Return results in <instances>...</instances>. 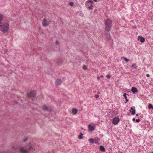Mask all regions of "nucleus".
Here are the masks:
<instances>
[{
  "mask_svg": "<svg viewBox=\"0 0 153 153\" xmlns=\"http://www.w3.org/2000/svg\"><path fill=\"white\" fill-rule=\"evenodd\" d=\"M93 6L92 4H91V6L88 7V8L92 10L93 9Z\"/></svg>",
  "mask_w": 153,
  "mask_h": 153,
  "instance_id": "obj_26",
  "label": "nucleus"
},
{
  "mask_svg": "<svg viewBox=\"0 0 153 153\" xmlns=\"http://www.w3.org/2000/svg\"><path fill=\"white\" fill-rule=\"evenodd\" d=\"M105 23L106 26L111 27L112 24V21L109 19H107L105 21Z\"/></svg>",
  "mask_w": 153,
  "mask_h": 153,
  "instance_id": "obj_2",
  "label": "nucleus"
},
{
  "mask_svg": "<svg viewBox=\"0 0 153 153\" xmlns=\"http://www.w3.org/2000/svg\"><path fill=\"white\" fill-rule=\"evenodd\" d=\"M131 67H134V68L135 69H137V66L136 65V64L135 63H133L131 65Z\"/></svg>",
  "mask_w": 153,
  "mask_h": 153,
  "instance_id": "obj_16",
  "label": "nucleus"
},
{
  "mask_svg": "<svg viewBox=\"0 0 153 153\" xmlns=\"http://www.w3.org/2000/svg\"><path fill=\"white\" fill-rule=\"evenodd\" d=\"M138 115V114H136V116H137Z\"/></svg>",
  "mask_w": 153,
  "mask_h": 153,
  "instance_id": "obj_41",
  "label": "nucleus"
},
{
  "mask_svg": "<svg viewBox=\"0 0 153 153\" xmlns=\"http://www.w3.org/2000/svg\"><path fill=\"white\" fill-rule=\"evenodd\" d=\"M69 5L71 6H73L74 5V3L72 2H70L69 4Z\"/></svg>",
  "mask_w": 153,
  "mask_h": 153,
  "instance_id": "obj_27",
  "label": "nucleus"
},
{
  "mask_svg": "<svg viewBox=\"0 0 153 153\" xmlns=\"http://www.w3.org/2000/svg\"><path fill=\"white\" fill-rule=\"evenodd\" d=\"M134 110V109H133V107H131V110H130V111H131V110Z\"/></svg>",
  "mask_w": 153,
  "mask_h": 153,
  "instance_id": "obj_34",
  "label": "nucleus"
},
{
  "mask_svg": "<svg viewBox=\"0 0 153 153\" xmlns=\"http://www.w3.org/2000/svg\"><path fill=\"white\" fill-rule=\"evenodd\" d=\"M88 141L91 143H93L94 142V140L92 138H90L88 140Z\"/></svg>",
  "mask_w": 153,
  "mask_h": 153,
  "instance_id": "obj_20",
  "label": "nucleus"
},
{
  "mask_svg": "<svg viewBox=\"0 0 153 153\" xmlns=\"http://www.w3.org/2000/svg\"><path fill=\"white\" fill-rule=\"evenodd\" d=\"M47 20L45 19H44L42 22V24L43 26L45 27L47 26L49 24L50 22H46Z\"/></svg>",
  "mask_w": 153,
  "mask_h": 153,
  "instance_id": "obj_5",
  "label": "nucleus"
},
{
  "mask_svg": "<svg viewBox=\"0 0 153 153\" xmlns=\"http://www.w3.org/2000/svg\"><path fill=\"white\" fill-rule=\"evenodd\" d=\"M88 127L89 131H93L94 130L95 127L93 126L91 124H89L88 125Z\"/></svg>",
  "mask_w": 153,
  "mask_h": 153,
  "instance_id": "obj_7",
  "label": "nucleus"
},
{
  "mask_svg": "<svg viewBox=\"0 0 153 153\" xmlns=\"http://www.w3.org/2000/svg\"><path fill=\"white\" fill-rule=\"evenodd\" d=\"M97 79H100V77L99 76H97Z\"/></svg>",
  "mask_w": 153,
  "mask_h": 153,
  "instance_id": "obj_36",
  "label": "nucleus"
},
{
  "mask_svg": "<svg viewBox=\"0 0 153 153\" xmlns=\"http://www.w3.org/2000/svg\"><path fill=\"white\" fill-rule=\"evenodd\" d=\"M100 141V140L99 139H98V140H95V143H97L99 142V141Z\"/></svg>",
  "mask_w": 153,
  "mask_h": 153,
  "instance_id": "obj_28",
  "label": "nucleus"
},
{
  "mask_svg": "<svg viewBox=\"0 0 153 153\" xmlns=\"http://www.w3.org/2000/svg\"><path fill=\"white\" fill-rule=\"evenodd\" d=\"M100 150L103 152H104L105 150V149L104 148V146H100Z\"/></svg>",
  "mask_w": 153,
  "mask_h": 153,
  "instance_id": "obj_15",
  "label": "nucleus"
},
{
  "mask_svg": "<svg viewBox=\"0 0 153 153\" xmlns=\"http://www.w3.org/2000/svg\"><path fill=\"white\" fill-rule=\"evenodd\" d=\"M99 97V95H95V97L96 98H98Z\"/></svg>",
  "mask_w": 153,
  "mask_h": 153,
  "instance_id": "obj_33",
  "label": "nucleus"
},
{
  "mask_svg": "<svg viewBox=\"0 0 153 153\" xmlns=\"http://www.w3.org/2000/svg\"><path fill=\"white\" fill-rule=\"evenodd\" d=\"M36 95V92L34 91H31L27 94L28 97H35Z\"/></svg>",
  "mask_w": 153,
  "mask_h": 153,
  "instance_id": "obj_3",
  "label": "nucleus"
},
{
  "mask_svg": "<svg viewBox=\"0 0 153 153\" xmlns=\"http://www.w3.org/2000/svg\"><path fill=\"white\" fill-rule=\"evenodd\" d=\"M9 25L7 23H3L0 25V31L3 33L7 32L8 30Z\"/></svg>",
  "mask_w": 153,
  "mask_h": 153,
  "instance_id": "obj_1",
  "label": "nucleus"
},
{
  "mask_svg": "<svg viewBox=\"0 0 153 153\" xmlns=\"http://www.w3.org/2000/svg\"><path fill=\"white\" fill-rule=\"evenodd\" d=\"M138 40L140 41V42L142 43L144 42L145 41V39L143 37H142L141 36H138Z\"/></svg>",
  "mask_w": 153,
  "mask_h": 153,
  "instance_id": "obj_10",
  "label": "nucleus"
},
{
  "mask_svg": "<svg viewBox=\"0 0 153 153\" xmlns=\"http://www.w3.org/2000/svg\"><path fill=\"white\" fill-rule=\"evenodd\" d=\"M100 77H101V78L103 77V76L102 75H101L100 76Z\"/></svg>",
  "mask_w": 153,
  "mask_h": 153,
  "instance_id": "obj_39",
  "label": "nucleus"
},
{
  "mask_svg": "<svg viewBox=\"0 0 153 153\" xmlns=\"http://www.w3.org/2000/svg\"><path fill=\"white\" fill-rule=\"evenodd\" d=\"M107 76V77L108 78V79L110 78V77H111L110 76V75H109V74H108V75H107V76Z\"/></svg>",
  "mask_w": 153,
  "mask_h": 153,
  "instance_id": "obj_30",
  "label": "nucleus"
},
{
  "mask_svg": "<svg viewBox=\"0 0 153 153\" xmlns=\"http://www.w3.org/2000/svg\"><path fill=\"white\" fill-rule=\"evenodd\" d=\"M111 28V27L106 26L105 28V30L106 31L108 32L110 30Z\"/></svg>",
  "mask_w": 153,
  "mask_h": 153,
  "instance_id": "obj_13",
  "label": "nucleus"
},
{
  "mask_svg": "<svg viewBox=\"0 0 153 153\" xmlns=\"http://www.w3.org/2000/svg\"><path fill=\"white\" fill-rule=\"evenodd\" d=\"M131 91L134 93L137 91V90L135 87H133L131 88Z\"/></svg>",
  "mask_w": 153,
  "mask_h": 153,
  "instance_id": "obj_11",
  "label": "nucleus"
},
{
  "mask_svg": "<svg viewBox=\"0 0 153 153\" xmlns=\"http://www.w3.org/2000/svg\"><path fill=\"white\" fill-rule=\"evenodd\" d=\"M126 95L127 94L126 93H124L123 95V96L124 97L125 99H126V102H128V100L127 98Z\"/></svg>",
  "mask_w": 153,
  "mask_h": 153,
  "instance_id": "obj_17",
  "label": "nucleus"
},
{
  "mask_svg": "<svg viewBox=\"0 0 153 153\" xmlns=\"http://www.w3.org/2000/svg\"><path fill=\"white\" fill-rule=\"evenodd\" d=\"M82 68L85 70L87 69V67L85 65H84L83 66Z\"/></svg>",
  "mask_w": 153,
  "mask_h": 153,
  "instance_id": "obj_25",
  "label": "nucleus"
},
{
  "mask_svg": "<svg viewBox=\"0 0 153 153\" xmlns=\"http://www.w3.org/2000/svg\"><path fill=\"white\" fill-rule=\"evenodd\" d=\"M3 18V15L0 13V24L1 23V22L2 21Z\"/></svg>",
  "mask_w": 153,
  "mask_h": 153,
  "instance_id": "obj_19",
  "label": "nucleus"
},
{
  "mask_svg": "<svg viewBox=\"0 0 153 153\" xmlns=\"http://www.w3.org/2000/svg\"><path fill=\"white\" fill-rule=\"evenodd\" d=\"M131 114L132 115H134L135 113V109L131 111Z\"/></svg>",
  "mask_w": 153,
  "mask_h": 153,
  "instance_id": "obj_22",
  "label": "nucleus"
},
{
  "mask_svg": "<svg viewBox=\"0 0 153 153\" xmlns=\"http://www.w3.org/2000/svg\"><path fill=\"white\" fill-rule=\"evenodd\" d=\"M119 120V119L118 117H115L113 120L112 123L114 125H117L118 123Z\"/></svg>",
  "mask_w": 153,
  "mask_h": 153,
  "instance_id": "obj_4",
  "label": "nucleus"
},
{
  "mask_svg": "<svg viewBox=\"0 0 153 153\" xmlns=\"http://www.w3.org/2000/svg\"><path fill=\"white\" fill-rule=\"evenodd\" d=\"M77 111L76 109L73 108L72 110V113L73 115H75L77 112Z\"/></svg>",
  "mask_w": 153,
  "mask_h": 153,
  "instance_id": "obj_12",
  "label": "nucleus"
},
{
  "mask_svg": "<svg viewBox=\"0 0 153 153\" xmlns=\"http://www.w3.org/2000/svg\"><path fill=\"white\" fill-rule=\"evenodd\" d=\"M146 75L148 77H149L150 76V75L149 74H147Z\"/></svg>",
  "mask_w": 153,
  "mask_h": 153,
  "instance_id": "obj_37",
  "label": "nucleus"
},
{
  "mask_svg": "<svg viewBox=\"0 0 153 153\" xmlns=\"http://www.w3.org/2000/svg\"><path fill=\"white\" fill-rule=\"evenodd\" d=\"M33 149V146L32 145H30L29 147V149L30 150H31Z\"/></svg>",
  "mask_w": 153,
  "mask_h": 153,
  "instance_id": "obj_24",
  "label": "nucleus"
},
{
  "mask_svg": "<svg viewBox=\"0 0 153 153\" xmlns=\"http://www.w3.org/2000/svg\"><path fill=\"white\" fill-rule=\"evenodd\" d=\"M121 58H123L124 59L125 61L126 62H127L129 61V59H127L126 57H122Z\"/></svg>",
  "mask_w": 153,
  "mask_h": 153,
  "instance_id": "obj_21",
  "label": "nucleus"
},
{
  "mask_svg": "<svg viewBox=\"0 0 153 153\" xmlns=\"http://www.w3.org/2000/svg\"><path fill=\"white\" fill-rule=\"evenodd\" d=\"M62 82L61 80L60 79H57L55 82L56 85H59L62 83Z\"/></svg>",
  "mask_w": 153,
  "mask_h": 153,
  "instance_id": "obj_9",
  "label": "nucleus"
},
{
  "mask_svg": "<svg viewBox=\"0 0 153 153\" xmlns=\"http://www.w3.org/2000/svg\"><path fill=\"white\" fill-rule=\"evenodd\" d=\"M43 108L45 110L48 111H49L48 108L46 105H44L43 106Z\"/></svg>",
  "mask_w": 153,
  "mask_h": 153,
  "instance_id": "obj_14",
  "label": "nucleus"
},
{
  "mask_svg": "<svg viewBox=\"0 0 153 153\" xmlns=\"http://www.w3.org/2000/svg\"><path fill=\"white\" fill-rule=\"evenodd\" d=\"M82 135H83V134H82L80 133V135H79L78 136V138L79 139H81L82 138H83V137H82Z\"/></svg>",
  "mask_w": 153,
  "mask_h": 153,
  "instance_id": "obj_23",
  "label": "nucleus"
},
{
  "mask_svg": "<svg viewBox=\"0 0 153 153\" xmlns=\"http://www.w3.org/2000/svg\"><path fill=\"white\" fill-rule=\"evenodd\" d=\"M87 2H91V3H93V1L91 0H89V1H87Z\"/></svg>",
  "mask_w": 153,
  "mask_h": 153,
  "instance_id": "obj_31",
  "label": "nucleus"
},
{
  "mask_svg": "<svg viewBox=\"0 0 153 153\" xmlns=\"http://www.w3.org/2000/svg\"><path fill=\"white\" fill-rule=\"evenodd\" d=\"M23 141L24 142H26V141H27V138H25V139H24V140H23Z\"/></svg>",
  "mask_w": 153,
  "mask_h": 153,
  "instance_id": "obj_32",
  "label": "nucleus"
},
{
  "mask_svg": "<svg viewBox=\"0 0 153 153\" xmlns=\"http://www.w3.org/2000/svg\"><path fill=\"white\" fill-rule=\"evenodd\" d=\"M20 150L22 153H26L28 152L27 149H25L23 147L20 148Z\"/></svg>",
  "mask_w": 153,
  "mask_h": 153,
  "instance_id": "obj_8",
  "label": "nucleus"
},
{
  "mask_svg": "<svg viewBox=\"0 0 153 153\" xmlns=\"http://www.w3.org/2000/svg\"><path fill=\"white\" fill-rule=\"evenodd\" d=\"M135 120L137 123H138L140 121V120L139 119H136Z\"/></svg>",
  "mask_w": 153,
  "mask_h": 153,
  "instance_id": "obj_29",
  "label": "nucleus"
},
{
  "mask_svg": "<svg viewBox=\"0 0 153 153\" xmlns=\"http://www.w3.org/2000/svg\"><path fill=\"white\" fill-rule=\"evenodd\" d=\"M135 120H135V119L134 118H133V119H132V120H133V121H135Z\"/></svg>",
  "mask_w": 153,
  "mask_h": 153,
  "instance_id": "obj_38",
  "label": "nucleus"
},
{
  "mask_svg": "<svg viewBox=\"0 0 153 153\" xmlns=\"http://www.w3.org/2000/svg\"><path fill=\"white\" fill-rule=\"evenodd\" d=\"M56 44H57V45H59V42L58 41H56Z\"/></svg>",
  "mask_w": 153,
  "mask_h": 153,
  "instance_id": "obj_35",
  "label": "nucleus"
},
{
  "mask_svg": "<svg viewBox=\"0 0 153 153\" xmlns=\"http://www.w3.org/2000/svg\"><path fill=\"white\" fill-rule=\"evenodd\" d=\"M104 37L105 38V39L107 41H109L111 39V36L109 33H106L104 36Z\"/></svg>",
  "mask_w": 153,
  "mask_h": 153,
  "instance_id": "obj_6",
  "label": "nucleus"
},
{
  "mask_svg": "<svg viewBox=\"0 0 153 153\" xmlns=\"http://www.w3.org/2000/svg\"><path fill=\"white\" fill-rule=\"evenodd\" d=\"M148 108L149 109H153V107L152 105L151 104H149Z\"/></svg>",
  "mask_w": 153,
  "mask_h": 153,
  "instance_id": "obj_18",
  "label": "nucleus"
},
{
  "mask_svg": "<svg viewBox=\"0 0 153 153\" xmlns=\"http://www.w3.org/2000/svg\"><path fill=\"white\" fill-rule=\"evenodd\" d=\"M4 153V151H3L2 152V153H1V152H0V153Z\"/></svg>",
  "mask_w": 153,
  "mask_h": 153,
  "instance_id": "obj_40",
  "label": "nucleus"
}]
</instances>
